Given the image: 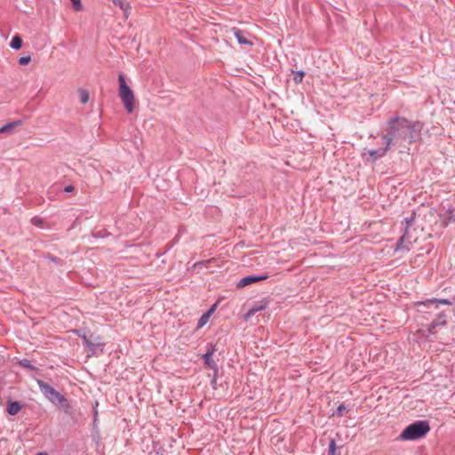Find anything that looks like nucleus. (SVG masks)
Segmentation results:
<instances>
[{
	"instance_id": "nucleus-12",
	"label": "nucleus",
	"mask_w": 455,
	"mask_h": 455,
	"mask_svg": "<svg viewBox=\"0 0 455 455\" xmlns=\"http://www.w3.org/2000/svg\"><path fill=\"white\" fill-rule=\"evenodd\" d=\"M234 35L236 37V39H237L239 44H249V45H252L253 44L251 41L248 40L243 35L242 30H240L239 28H234Z\"/></svg>"
},
{
	"instance_id": "nucleus-7",
	"label": "nucleus",
	"mask_w": 455,
	"mask_h": 455,
	"mask_svg": "<svg viewBox=\"0 0 455 455\" xmlns=\"http://www.w3.org/2000/svg\"><path fill=\"white\" fill-rule=\"evenodd\" d=\"M443 227H447L449 224L455 223V207L449 204L445 211L439 215Z\"/></svg>"
},
{
	"instance_id": "nucleus-22",
	"label": "nucleus",
	"mask_w": 455,
	"mask_h": 455,
	"mask_svg": "<svg viewBox=\"0 0 455 455\" xmlns=\"http://www.w3.org/2000/svg\"><path fill=\"white\" fill-rule=\"evenodd\" d=\"M118 82H119V92L130 89V87L127 85V84L125 82L124 75L120 74L118 76Z\"/></svg>"
},
{
	"instance_id": "nucleus-17",
	"label": "nucleus",
	"mask_w": 455,
	"mask_h": 455,
	"mask_svg": "<svg viewBox=\"0 0 455 455\" xmlns=\"http://www.w3.org/2000/svg\"><path fill=\"white\" fill-rule=\"evenodd\" d=\"M10 46L12 49L19 50L22 47V39L19 35H16L12 37Z\"/></svg>"
},
{
	"instance_id": "nucleus-1",
	"label": "nucleus",
	"mask_w": 455,
	"mask_h": 455,
	"mask_svg": "<svg viewBox=\"0 0 455 455\" xmlns=\"http://www.w3.org/2000/svg\"><path fill=\"white\" fill-rule=\"evenodd\" d=\"M387 130L382 138L387 143V147L403 146L404 143L412 144L420 137L422 125L419 121L393 116L387 120Z\"/></svg>"
},
{
	"instance_id": "nucleus-13",
	"label": "nucleus",
	"mask_w": 455,
	"mask_h": 455,
	"mask_svg": "<svg viewBox=\"0 0 455 455\" xmlns=\"http://www.w3.org/2000/svg\"><path fill=\"white\" fill-rule=\"evenodd\" d=\"M20 124H21L20 121H15L12 123H9L0 128V134L1 133H12L14 128H16L17 126H20Z\"/></svg>"
},
{
	"instance_id": "nucleus-8",
	"label": "nucleus",
	"mask_w": 455,
	"mask_h": 455,
	"mask_svg": "<svg viewBox=\"0 0 455 455\" xmlns=\"http://www.w3.org/2000/svg\"><path fill=\"white\" fill-rule=\"evenodd\" d=\"M267 278H268V275H267V274L259 275H247V276H244V277L240 279V281L236 284V287L237 288H243V287H245L247 285H250L251 283L267 280Z\"/></svg>"
},
{
	"instance_id": "nucleus-9",
	"label": "nucleus",
	"mask_w": 455,
	"mask_h": 455,
	"mask_svg": "<svg viewBox=\"0 0 455 455\" xmlns=\"http://www.w3.org/2000/svg\"><path fill=\"white\" fill-rule=\"evenodd\" d=\"M390 147H387V143L386 142V145L384 148H381L379 149H371L368 151L370 156H371V162L375 163L378 159L383 157L386 156L387 151L390 149Z\"/></svg>"
},
{
	"instance_id": "nucleus-20",
	"label": "nucleus",
	"mask_w": 455,
	"mask_h": 455,
	"mask_svg": "<svg viewBox=\"0 0 455 455\" xmlns=\"http://www.w3.org/2000/svg\"><path fill=\"white\" fill-rule=\"evenodd\" d=\"M113 2L118 5L125 13L131 9V6L126 3L125 0H113Z\"/></svg>"
},
{
	"instance_id": "nucleus-14",
	"label": "nucleus",
	"mask_w": 455,
	"mask_h": 455,
	"mask_svg": "<svg viewBox=\"0 0 455 455\" xmlns=\"http://www.w3.org/2000/svg\"><path fill=\"white\" fill-rule=\"evenodd\" d=\"M419 304L427 305V306L435 305V307H438L439 304L451 305V302L447 299H427L425 302H419Z\"/></svg>"
},
{
	"instance_id": "nucleus-21",
	"label": "nucleus",
	"mask_w": 455,
	"mask_h": 455,
	"mask_svg": "<svg viewBox=\"0 0 455 455\" xmlns=\"http://www.w3.org/2000/svg\"><path fill=\"white\" fill-rule=\"evenodd\" d=\"M305 76V72L302 70L296 71L293 76V81L296 84L302 83Z\"/></svg>"
},
{
	"instance_id": "nucleus-3",
	"label": "nucleus",
	"mask_w": 455,
	"mask_h": 455,
	"mask_svg": "<svg viewBox=\"0 0 455 455\" xmlns=\"http://www.w3.org/2000/svg\"><path fill=\"white\" fill-rule=\"evenodd\" d=\"M37 385L44 396L52 403L60 405L64 409H69L70 405L68 400L55 388L44 382L43 380H37Z\"/></svg>"
},
{
	"instance_id": "nucleus-28",
	"label": "nucleus",
	"mask_w": 455,
	"mask_h": 455,
	"mask_svg": "<svg viewBox=\"0 0 455 455\" xmlns=\"http://www.w3.org/2000/svg\"><path fill=\"white\" fill-rule=\"evenodd\" d=\"M402 236H404L405 240L408 239V237H409V228H404V230H403V233Z\"/></svg>"
},
{
	"instance_id": "nucleus-27",
	"label": "nucleus",
	"mask_w": 455,
	"mask_h": 455,
	"mask_svg": "<svg viewBox=\"0 0 455 455\" xmlns=\"http://www.w3.org/2000/svg\"><path fill=\"white\" fill-rule=\"evenodd\" d=\"M72 4H73V8L76 12H79L82 10V2L81 0H70Z\"/></svg>"
},
{
	"instance_id": "nucleus-25",
	"label": "nucleus",
	"mask_w": 455,
	"mask_h": 455,
	"mask_svg": "<svg viewBox=\"0 0 455 455\" xmlns=\"http://www.w3.org/2000/svg\"><path fill=\"white\" fill-rule=\"evenodd\" d=\"M31 61V56H22L19 59V64L21 66L28 65Z\"/></svg>"
},
{
	"instance_id": "nucleus-26",
	"label": "nucleus",
	"mask_w": 455,
	"mask_h": 455,
	"mask_svg": "<svg viewBox=\"0 0 455 455\" xmlns=\"http://www.w3.org/2000/svg\"><path fill=\"white\" fill-rule=\"evenodd\" d=\"M414 220H415V212H412L411 217L404 219V222H405L404 228H409V227L414 222Z\"/></svg>"
},
{
	"instance_id": "nucleus-16",
	"label": "nucleus",
	"mask_w": 455,
	"mask_h": 455,
	"mask_svg": "<svg viewBox=\"0 0 455 455\" xmlns=\"http://www.w3.org/2000/svg\"><path fill=\"white\" fill-rule=\"evenodd\" d=\"M22 406L19 402H10L7 405V411L11 415H16Z\"/></svg>"
},
{
	"instance_id": "nucleus-29",
	"label": "nucleus",
	"mask_w": 455,
	"mask_h": 455,
	"mask_svg": "<svg viewBox=\"0 0 455 455\" xmlns=\"http://www.w3.org/2000/svg\"><path fill=\"white\" fill-rule=\"evenodd\" d=\"M75 189V188L73 186H67L65 188H64V191L67 192V193H70V192H73Z\"/></svg>"
},
{
	"instance_id": "nucleus-11",
	"label": "nucleus",
	"mask_w": 455,
	"mask_h": 455,
	"mask_svg": "<svg viewBox=\"0 0 455 455\" xmlns=\"http://www.w3.org/2000/svg\"><path fill=\"white\" fill-rule=\"evenodd\" d=\"M218 306V302L214 303L205 313L201 315V327L207 323L210 316L214 313Z\"/></svg>"
},
{
	"instance_id": "nucleus-4",
	"label": "nucleus",
	"mask_w": 455,
	"mask_h": 455,
	"mask_svg": "<svg viewBox=\"0 0 455 455\" xmlns=\"http://www.w3.org/2000/svg\"><path fill=\"white\" fill-rule=\"evenodd\" d=\"M215 351H216L215 346H213L212 343H208L206 352L201 355V358L204 359V368L206 370L212 371V372H210L208 374V376L211 379V383L212 385L216 384L217 376H218V372H219V368H218L217 363L213 358Z\"/></svg>"
},
{
	"instance_id": "nucleus-30",
	"label": "nucleus",
	"mask_w": 455,
	"mask_h": 455,
	"mask_svg": "<svg viewBox=\"0 0 455 455\" xmlns=\"http://www.w3.org/2000/svg\"><path fill=\"white\" fill-rule=\"evenodd\" d=\"M33 222H34L36 225H39V224L41 223V220H33Z\"/></svg>"
},
{
	"instance_id": "nucleus-24",
	"label": "nucleus",
	"mask_w": 455,
	"mask_h": 455,
	"mask_svg": "<svg viewBox=\"0 0 455 455\" xmlns=\"http://www.w3.org/2000/svg\"><path fill=\"white\" fill-rule=\"evenodd\" d=\"M217 262H218V259L215 258H212L208 260H201L200 265H201V267H204L208 268V267H210V265H212V264H215L216 266H218Z\"/></svg>"
},
{
	"instance_id": "nucleus-31",
	"label": "nucleus",
	"mask_w": 455,
	"mask_h": 455,
	"mask_svg": "<svg viewBox=\"0 0 455 455\" xmlns=\"http://www.w3.org/2000/svg\"><path fill=\"white\" fill-rule=\"evenodd\" d=\"M36 455H48V454L44 451H41V452H38Z\"/></svg>"
},
{
	"instance_id": "nucleus-23",
	"label": "nucleus",
	"mask_w": 455,
	"mask_h": 455,
	"mask_svg": "<svg viewBox=\"0 0 455 455\" xmlns=\"http://www.w3.org/2000/svg\"><path fill=\"white\" fill-rule=\"evenodd\" d=\"M347 406L343 403L339 404L336 411L332 413V416L342 417L344 412L347 411Z\"/></svg>"
},
{
	"instance_id": "nucleus-6",
	"label": "nucleus",
	"mask_w": 455,
	"mask_h": 455,
	"mask_svg": "<svg viewBox=\"0 0 455 455\" xmlns=\"http://www.w3.org/2000/svg\"><path fill=\"white\" fill-rule=\"evenodd\" d=\"M446 324H447V315L443 312L439 313L437 315V317L429 323L427 330L425 331L427 332L426 336L427 337L430 334H435V330L437 327L444 326Z\"/></svg>"
},
{
	"instance_id": "nucleus-19",
	"label": "nucleus",
	"mask_w": 455,
	"mask_h": 455,
	"mask_svg": "<svg viewBox=\"0 0 455 455\" xmlns=\"http://www.w3.org/2000/svg\"><path fill=\"white\" fill-rule=\"evenodd\" d=\"M78 94H79V98H80V101L81 103L83 104H86L89 100V92L87 90L85 89H79L78 90Z\"/></svg>"
},
{
	"instance_id": "nucleus-32",
	"label": "nucleus",
	"mask_w": 455,
	"mask_h": 455,
	"mask_svg": "<svg viewBox=\"0 0 455 455\" xmlns=\"http://www.w3.org/2000/svg\"><path fill=\"white\" fill-rule=\"evenodd\" d=\"M84 341H85L86 343H88V340H87V339H86V337H85V336H84Z\"/></svg>"
},
{
	"instance_id": "nucleus-10",
	"label": "nucleus",
	"mask_w": 455,
	"mask_h": 455,
	"mask_svg": "<svg viewBox=\"0 0 455 455\" xmlns=\"http://www.w3.org/2000/svg\"><path fill=\"white\" fill-rule=\"evenodd\" d=\"M268 305V300L264 299L256 303L245 315V319H248L250 316L254 315L257 312L264 310Z\"/></svg>"
},
{
	"instance_id": "nucleus-2",
	"label": "nucleus",
	"mask_w": 455,
	"mask_h": 455,
	"mask_svg": "<svg viewBox=\"0 0 455 455\" xmlns=\"http://www.w3.org/2000/svg\"><path fill=\"white\" fill-rule=\"evenodd\" d=\"M430 431V426L427 420H418L407 426L400 434L401 440H417L424 437Z\"/></svg>"
},
{
	"instance_id": "nucleus-5",
	"label": "nucleus",
	"mask_w": 455,
	"mask_h": 455,
	"mask_svg": "<svg viewBox=\"0 0 455 455\" xmlns=\"http://www.w3.org/2000/svg\"><path fill=\"white\" fill-rule=\"evenodd\" d=\"M119 97L126 111L132 113L135 106V96L131 88L119 92Z\"/></svg>"
},
{
	"instance_id": "nucleus-18",
	"label": "nucleus",
	"mask_w": 455,
	"mask_h": 455,
	"mask_svg": "<svg viewBox=\"0 0 455 455\" xmlns=\"http://www.w3.org/2000/svg\"><path fill=\"white\" fill-rule=\"evenodd\" d=\"M337 449L335 439H331L328 447V455H340L339 452H337Z\"/></svg>"
},
{
	"instance_id": "nucleus-15",
	"label": "nucleus",
	"mask_w": 455,
	"mask_h": 455,
	"mask_svg": "<svg viewBox=\"0 0 455 455\" xmlns=\"http://www.w3.org/2000/svg\"><path fill=\"white\" fill-rule=\"evenodd\" d=\"M411 243L410 242L408 244H405V239H404V236H401L397 243H395V249L394 251H410V244Z\"/></svg>"
}]
</instances>
